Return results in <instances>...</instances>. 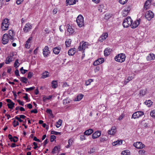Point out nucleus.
Listing matches in <instances>:
<instances>
[{"mask_svg": "<svg viewBox=\"0 0 155 155\" xmlns=\"http://www.w3.org/2000/svg\"><path fill=\"white\" fill-rule=\"evenodd\" d=\"M33 144L34 146V147H33L34 149H36L38 147L37 143L35 142H34L33 143Z\"/></svg>", "mask_w": 155, "mask_h": 155, "instance_id": "obj_60", "label": "nucleus"}, {"mask_svg": "<svg viewBox=\"0 0 155 155\" xmlns=\"http://www.w3.org/2000/svg\"><path fill=\"white\" fill-rule=\"evenodd\" d=\"M101 135V132L100 131H97L94 133L92 135V137L93 139H95L98 138Z\"/></svg>", "mask_w": 155, "mask_h": 155, "instance_id": "obj_13", "label": "nucleus"}, {"mask_svg": "<svg viewBox=\"0 0 155 155\" xmlns=\"http://www.w3.org/2000/svg\"><path fill=\"white\" fill-rule=\"evenodd\" d=\"M144 114L143 112L141 111H137L134 113L132 115L131 118L136 119L142 117Z\"/></svg>", "mask_w": 155, "mask_h": 155, "instance_id": "obj_5", "label": "nucleus"}, {"mask_svg": "<svg viewBox=\"0 0 155 155\" xmlns=\"http://www.w3.org/2000/svg\"><path fill=\"white\" fill-rule=\"evenodd\" d=\"M126 56L124 54H120L117 55L114 58L115 61L122 63L125 61Z\"/></svg>", "mask_w": 155, "mask_h": 155, "instance_id": "obj_1", "label": "nucleus"}, {"mask_svg": "<svg viewBox=\"0 0 155 155\" xmlns=\"http://www.w3.org/2000/svg\"><path fill=\"white\" fill-rule=\"evenodd\" d=\"M23 1V0H17L16 2V3L17 5H18L20 4Z\"/></svg>", "mask_w": 155, "mask_h": 155, "instance_id": "obj_64", "label": "nucleus"}, {"mask_svg": "<svg viewBox=\"0 0 155 155\" xmlns=\"http://www.w3.org/2000/svg\"><path fill=\"white\" fill-rule=\"evenodd\" d=\"M133 78V77L132 76H129L126 80L127 82H129L130 81L132 80Z\"/></svg>", "mask_w": 155, "mask_h": 155, "instance_id": "obj_57", "label": "nucleus"}, {"mask_svg": "<svg viewBox=\"0 0 155 155\" xmlns=\"http://www.w3.org/2000/svg\"><path fill=\"white\" fill-rule=\"evenodd\" d=\"M31 113H34L35 114H36L38 112L37 110L36 109H35L34 110H32L30 111Z\"/></svg>", "mask_w": 155, "mask_h": 155, "instance_id": "obj_61", "label": "nucleus"}, {"mask_svg": "<svg viewBox=\"0 0 155 155\" xmlns=\"http://www.w3.org/2000/svg\"><path fill=\"white\" fill-rule=\"evenodd\" d=\"M93 132V130L92 129H90L84 132V134L86 135H89Z\"/></svg>", "mask_w": 155, "mask_h": 155, "instance_id": "obj_22", "label": "nucleus"}, {"mask_svg": "<svg viewBox=\"0 0 155 155\" xmlns=\"http://www.w3.org/2000/svg\"><path fill=\"white\" fill-rule=\"evenodd\" d=\"M95 150L94 148L91 149L88 152V153L91 154L94 153L95 151Z\"/></svg>", "mask_w": 155, "mask_h": 155, "instance_id": "obj_55", "label": "nucleus"}, {"mask_svg": "<svg viewBox=\"0 0 155 155\" xmlns=\"http://www.w3.org/2000/svg\"><path fill=\"white\" fill-rule=\"evenodd\" d=\"M62 122V120H61L59 119L56 124L55 125L56 127L58 128H59L61 125Z\"/></svg>", "mask_w": 155, "mask_h": 155, "instance_id": "obj_33", "label": "nucleus"}, {"mask_svg": "<svg viewBox=\"0 0 155 155\" xmlns=\"http://www.w3.org/2000/svg\"><path fill=\"white\" fill-rule=\"evenodd\" d=\"M20 80L22 82L26 84L27 82L28 79L25 77H21L20 78Z\"/></svg>", "mask_w": 155, "mask_h": 155, "instance_id": "obj_30", "label": "nucleus"}, {"mask_svg": "<svg viewBox=\"0 0 155 155\" xmlns=\"http://www.w3.org/2000/svg\"><path fill=\"white\" fill-rule=\"evenodd\" d=\"M49 48L47 46H45L43 49V54L44 57H46L49 55L50 52L48 49Z\"/></svg>", "mask_w": 155, "mask_h": 155, "instance_id": "obj_8", "label": "nucleus"}, {"mask_svg": "<svg viewBox=\"0 0 155 155\" xmlns=\"http://www.w3.org/2000/svg\"><path fill=\"white\" fill-rule=\"evenodd\" d=\"M116 127L115 126H113L112 127L111 130H109L108 131V134L110 135H113L116 133Z\"/></svg>", "mask_w": 155, "mask_h": 155, "instance_id": "obj_18", "label": "nucleus"}, {"mask_svg": "<svg viewBox=\"0 0 155 155\" xmlns=\"http://www.w3.org/2000/svg\"><path fill=\"white\" fill-rule=\"evenodd\" d=\"M89 44L87 42L82 41L80 43V45L78 47V50L79 51H84L86 48H88Z\"/></svg>", "mask_w": 155, "mask_h": 155, "instance_id": "obj_3", "label": "nucleus"}, {"mask_svg": "<svg viewBox=\"0 0 155 155\" xmlns=\"http://www.w3.org/2000/svg\"><path fill=\"white\" fill-rule=\"evenodd\" d=\"M155 58V54L150 53L147 56V61H149L154 60Z\"/></svg>", "mask_w": 155, "mask_h": 155, "instance_id": "obj_16", "label": "nucleus"}, {"mask_svg": "<svg viewBox=\"0 0 155 155\" xmlns=\"http://www.w3.org/2000/svg\"><path fill=\"white\" fill-rule=\"evenodd\" d=\"M13 56H8L5 61V63L7 64H8L10 63L13 61Z\"/></svg>", "mask_w": 155, "mask_h": 155, "instance_id": "obj_19", "label": "nucleus"}, {"mask_svg": "<svg viewBox=\"0 0 155 155\" xmlns=\"http://www.w3.org/2000/svg\"><path fill=\"white\" fill-rule=\"evenodd\" d=\"M51 84V87L53 88H56L58 86L57 81H53Z\"/></svg>", "mask_w": 155, "mask_h": 155, "instance_id": "obj_21", "label": "nucleus"}, {"mask_svg": "<svg viewBox=\"0 0 155 155\" xmlns=\"http://www.w3.org/2000/svg\"><path fill=\"white\" fill-rule=\"evenodd\" d=\"M133 145L137 149H142L145 146L144 144L140 142L134 143Z\"/></svg>", "mask_w": 155, "mask_h": 155, "instance_id": "obj_9", "label": "nucleus"}, {"mask_svg": "<svg viewBox=\"0 0 155 155\" xmlns=\"http://www.w3.org/2000/svg\"><path fill=\"white\" fill-rule=\"evenodd\" d=\"M85 135H84H84H80V140H81L82 141V140L85 139L86 138H85Z\"/></svg>", "mask_w": 155, "mask_h": 155, "instance_id": "obj_49", "label": "nucleus"}, {"mask_svg": "<svg viewBox=\"0 0 155 155\" xmlns=\"http://www.w3.org/2000/svg\"><path fill=\"white\" fill-rule=\"evenodd\" d=\"M58 150V147L57 146H55L52 149L51 153L54 154L56 153Z\"/></svg>", "mask_w": 155, "mask_h": 155, "instance_id": "obj_39", "label": "nucleus"}, {"mask_svg": "<svg viewBox=\"0 0 155 155\" xmlns=\"http://www.w3.org/2000/svg\"><path fill=\"white\" fill-rule=\"evenodd\" d=\"M122 155H130V153L128 150L123 151L121 152Z\"/></svg>", "mask_w": 155, "mask_h": 155, "instance_id": "obj_37", "label": "nucleus"}, {"mask_svg": "<svg viewBox=\"0 0 155 155\" xmlns=\"http://www.w3.org/2000/svg\"><path fill=\"white\" fill-rule=\"evenodd\" d=\"M17 102L19 103V104L21 106H24V104L23 103V102L22 101H21L20 100H17Z\"/></svg>", "mask_w": 155, "mask_h": 155, "instance_id": "obj_63", "label": "nucleus"}, {"mask_svg": "<svg viewBox=\"0 0 155 155\" xmlns=\"http://www.w3.org/2000/svg\"><path fill=\"white\" fill-rule=\"evenodd\" d=\"M130 10V8L128 7H127L124 9L122 11V15L124 17H125L127 16Z\"/></svg>", "mask_w": 155, "mask_h": 155, "instance_id": "obj_11", "label": "nucleus"}, {"mask_svg": "<svg viewBox=\"0 0 155 155\" xmlns=\"http://www.w3.org/2000/svg\"><path fill=\"white\" fill-rule=\"evenodd\" d=\"M104 61V58H98L95 61L93 64L94 66H97L99 64H101L103 63Z\"/></svg>", "mask_w": 155, "mask_h": 155, "instance_id": "obj_6", "label": "nucleus"}, {"mask_svg": "<svg viewBox=\"0 0 155 155\" xmlns=\"http://www.w3.org/2000/svg\"><path fill=\"white\" fill-rule=\"evenodd\" d=\"M140 21V19H139L136 21H134V22L131 25V28H135L137 27L139 25Z\"/></svg>", "mask_w": 155, "mask_h": 155, "instance_id": "obj_12", "label": "nucleus"}, {"mask_svg": "<svg viewBox=\"0 0 155 155\" xmlns=\"http://www.w3.org/2000/svg\"><path fill=\"white\" fill-rule=\"evenodd\" d=\"M15 74L17 76H19L20 75L19 73V71L18 70H16L15 72Z\"/></svg>", "mask_w": 155, "mask_h": 155, "instance_id": "obj_59", "label": "nucleus"}, {"mask_svg": "<svg viewBox=\"0 0 155 155\" xmlns=\"http://www.w3.org/2000/svg\"><path fill=\"white\" fill-rule=\"evenodd\" d=\"M151 0H147L145 2L144 6V8L147 9L149 4L150 3Z\"/></svg>", "mask_w": 155, "mask_h": 155, "instance_id": "obj_34", "label": "nucleus"}, {"mask_svg": "<svg viewBox=\"0 0 155 155\" xmlns=\"http://www.w3.org/2000/svg\"><path fill=\"white\" fill-rule=\"evenodd\" d=\"M61 48L59 46L56 47L53 49V52L55 54H58L60 53Z\"/></svg>", "mask_w": 155, "mask_h": 155, "instance_id": "obj_14", "label": "nucleus"}, {"mask_svg": "<svg viewBox=\"0 0 155 155\" xmlns=\"http://www.w3.org/2000/svg\"><path fill=\"white\" fill-rule=\"evenodd\" d=\"M100 69V67L99 66H97L94 69V71L95 72L98 71Z\"/></svg>", "mask_w": 155, "mask_h": 155, "instance_id": "obj_62", "label": "nucleus"}, {"mask_svg": "<svg viewBox=\"0 0 155 155\" xmlns=\"http://www.w3.org/2000/svg\"><path fill=\"white\" fill-rule=\"evenodd\" d=\"M51 134H55L56 135L61 134V132H57L54 130H52L51 131Z\"/></svg>", "mask_w": 155, "mask_h": 155, "instance_id": "obj_43", "label": "nucleus"}, {"mask_svg": "<svg viewBox=\"0 0 155 155\" xmlns=\"http://www.w3.org/2000/svg\"><path fill=\"white\" fill-rule=\"evenodd\" d=\"M8 35L9 36V39H13L14 34L13 31L11 30L9 31Z\"/></svg>", "mask_w": 155, "mask_h": 155, "instance_id": "obj_28", "label": "nucleus"}, {"mask_svg": "<svg viewBox=\"0 0 155 155\" xmlns=\"http://www.w3.org/2000/svg\"><path fill=\"white\" fill-rule=\"evenodd\" d=\"M52 95H50L48 97H47L45 96H44L43 98V101L44 102H45L46 101V100H50V99H51L52 98Z\"/></svg>", "mask_w": 155, "mask_h": 155, "instance_id": "obj_29", "label": "nucleus"}, {"mask_svg": "<svg viewBox=\"0 0 155 155\" xmlns=\"http://www.w3.org/2000/svg\"><path fill=\"white\" fill-rule=\"evenodd\" d=\"M153 16L154 14L151 11H149L146 13L145 17L148 20H150Z\"/></svg>", "mask_w": 155, "mask_h": 155, "instance_id": "obj_7", "label": "nucleus"}, {"mask_svg": "<svg viewBox=\"0 0 155 155\" xmlns=\"http://www.w3.org/2000/svg\"><path fill=\"white\" fill-rule=\"evenodd\" d=\"M107 140V137H101L100 139V141L101 142H104Z\"/></svg>", "mask_w": 155, "mask_h": 155, "instance_id": "obj_42", "label": "nucleus"}, {"mask_svg": "<svg viewBox=\"0 0 155 155\" xmlns=\"http://www.w3.org/2000/svg\"><path fill=\"white\" fill-rule=\"evenodd\" d=\"M76 52V48H73L69 50L68 52V54L70 56H72L74 55Z\"/></svg>", "mask_w": 155, "mask_h": 155, "instance_id": "obj_17", "label": "nucleus"}, {"mask_svg": "<svg viewBox=\"0 0 155 155\" xmlns=\"http://www.w3.org/2000/svg\"><path fill=\"white\" fill-rule=\"evenodd\" d=\"M84 95L81 94H79L75 100L77 101H79L81 100L83 97Z\"/></svg>", "mask_w": 155, "mask_h": 155, "instance_id": "obj_31", "label": "nucleus"}, {"mask_svg": "<svg viewBox=\"0 0 155 155\" xmlns=\"http://www.w3.org/2000/svg\"><path fill=\"white\" fill-rule=\"evenodd\" d=\"M150 116L152 117H155V110H153L151 112Z\"/></svg>", "mask_w": 155, "mask_h": 155, "instance_id": "obj_48", "label": "nucleus"}, {"mask_svg": "<svg viewBox=\"0 0 155 155\" xmlns=\"http://www.w3.org/2000/svg\"><path fill=\"white\" fill-rule=\"evenodd\" d=\"M9 26V23H5L4 22H2L1 27L3 30H7Z\"/></svg>", "mask_w": 155, "mask_h": 155, "instance_id": "obj_15", "label": "nucleus"}, {"mask_svg": "<svg viewBox=\"0 0 155 155\" xmlns=\"http://www.w3.org/2000/svg\"><path fill=\"white\" fill-rule=\"evenodd\" d=\"M6 38L7 39L8 38H9V36L8 34L5 33L3 35L2 39H6Z\"/></svg>", "mask_w": 155, "mask_h": 155, "instance_id": "obj_56", "label": "nucleus"}, {"mask_svg": "<svg viewBox=\"0 0 155 155\" xmlns=\"http://www.w3.org/2000/svg\"><path fill=\"white\" fill-rule=\"evenodd\" d=\"M147 90L145 89L144 90H141L140 91L139 94L140 96H143L146 93Z\"/></svg>", "mask_w": 155, "mask_h": 155, "instance_id": "obj_27", "label": "nucleus"}, {"mask_svg": "<svg viewBox=\"0 0 155 155\" xmlns=\"http://www.w3.org/2000/svg\"><path fill=\"white\" fill-rule=\"evenodd\" d=\"M8 41V39H2V43L4 45L7 44Z\"/></svg>", "mask_w": 155, "mask_h": 155, "instance_id": "obj_50", "label": "nucleus"}, {"mask_svg": "<svg viewBox=\"0 0 155 155\" xmlns=\"http://www.w3.org/2000/svg\"><path fill=\"white\" fill-rule=\"evenodd\" d=\"M46 112L47 113L49 114L51 116H53L52 111L51 110L48 109L46 110Z\"/></svg>", "mask_w": 155, "mask_h": 155, "instance_id": "obj_53", "label": "nucleus"}, {"mask_svg": "<svg viewBox=\"0 0 155 155\" xmlns=\"http://www.w3.org/2000/svg\"><path fill=\"white\" fill-rule=\"evenodd\" d=\"M20 71L21 73L22 74H24L26 72L28 71L27 70L24 69L23 67H21L20 68Z\"/></svg>", "mask_w": 155, "mask_h": 155, "instance_id": "obj_45", "label": "nucleus"}, {"mask_svg": "<svg viewBox=\"0 0 155 155\" xmlns=\"http://www.w3.org/2000/svg\"><path fill=\"white\" fill-rule=\"evenodd\" d=\"M71 39H67L65 42V45L66 47H69L71 43Z\"/></svg>", "mask_w": 155, "mask_h": 155, "instance_id": "obj_32", "label": "nucleus"}, {"mask_svg": "<svg viewBox=\"0 0 155 155\" xmlns=\"http://www.w3.org/2000/svg\"><path fill=\"white\" fill-rule=\"evenodd\" d=\"M111 51V50L110 48H106L104 51V55L106 56L110 54Z\"/></svg>", "mask_w": 155, "mask_h": 155, "instance_id": "obj_23", "label": "nucleus"}, {"mask_svg": "<svg viewBox=\"0 0 155 155\" xmlns=\"http://www.w3.org/2000/svg\"><path fill=\"white\" fill-rule=\"evenodd\" d=\"M73 141L72 139H69L68 141V144L69 145H71V146L72 144V143L73 142Z\"/></svg>", "mask_w": 155, "mask_h": 155, "instance_id": "obj_58", "label": "nucleus"}, {"mask_svg": "<svg viewBox=\"0 0 155 155\" xmlns=\"http://www.w3.org/2000/svg\"><path fill=\"white\" fill-rule=\"evenodd\" d=\"M122 140H118L116 142H114L113 143V145H120L122 143Z\"/></svg>", "mask_w": 155, "mask_h": 155, "instance_id": "obj_35", "label": "nucleus"}, {"mask_svg": "<svg viewBox=\"0 0 155 155\" xmlns=\"http://www.w3.org/2000/svg\"><path fill=\"white\" fill-rule=\"evenodd\" d=\"M132 20L130 17H128L125 19L123 23V25L124 27L127 28L130 26H131Z\"/></svg>", "mask_w": 155, "mask_h": 155, "instance_id": "obj_2", "label": "nucleus"}, {"mask_svg": "<svg viewBox=\"0 0 155 155\" xmlns=\"http://www.w3.org/2000/svg\"><path fill=\"white\" fill-rule=\"evenodd\" d=\"M19 122L18 121H16L14 120L13 122V125L14 127H16V126L19 125Z\"/></svg>", "mask_w": 155, "mask_h": 155, "instance_id": "obj_44", "label": "nucleus"}, {"mask_svg": "<svg viewBox=\"0 0 155 155\" xmlns=\"http://www.w3.org/2000/svg\"><path fill=\"white\" fill-rule=\"evenodd\" d=\"M18 139V138L16 136H14L13 138L12 139L11 141H13V142L15 143L17 141Z\"/></svg>", "mask_w": 155, "mask_h": 155, "instance_id": "obj_52", "label": "nucleus"}, {"mask_svg": "<svg viewBox=\"0 0 155 155\" xmlns=\"http://www.w3.org/2000/svg\"><path fill=\"white\" fill-rule=\"evenodd\" d=\"M33 74L32 72H29L28 75V78L29 79L31 78L33 76Z\"/></svg>", "mask_w": 155, "mask_h": 155, "instance_id": "obj_54", "label": "nucleus"}, {"mask_svg": "<svg viewBox=\"0 0 155 155\" xmlns=\"http://www.w3.org/2000/svg\"><path fill=\"white\" fill-rule=\"evenodd\" d=\"M15 104L13 102H12L10 104H7V106L9 108L12 109L13 107H14Z\"/></svg>", "mask_w": 155, "mask_h": 155, "instance_id": "obj_38", "label": "nucleus"}, {"mask_svg": "<svg viewBox=\"0 0 155 155\" xmlns=\"http://www.w3.org/2000/svg\"><path fill=\"white\" fill-rule=\"evenodd\" d=\"M31 39H28L26 42L25 44V47L27 48H29L30 47V45Z\"/></svg>", "mask_w": 155, "mask_h": 155, "instance_id": "obj_26", "label": "nucleus"}, {"mask_svg": "<svg viewBox=\"0 0 155 155\" xmlns=\"http://www.w3.org/2000/svg\"><path fill=\"white\" fill-rule=\"evenodd\" d=\"M32 25L29 23L26 24L24 28H23V30L25 32H27L31 29Z\"/></svg>", "mask_w": 155, "mask_h": 155, "instance_id": "obj_10", "label": "nucleus"}, {"mask_svg": "<svg viewBox=\"0 0 155 155\" xmlns=\"http://www.w3.org/2000/svg\"><path fill=\"white\" fill-rule=\"evenodd\" d=\"M108 34L107 33H104L100 37L101 39H106L108 37Z\"/></svg>", "mask_w": 155, "mask_h": 155, "instance_id": "obj_36", "label": "nucleus"}, {"mask_svg": "<svg viewBox=\"0 0 155 155\" xmlns=\"http://www.w3.org/2000/svg\"><path fill=\"white\" fill-rule=\"evenodd\" d=\"M56 138V137L54 135H51L50 137V141L51 142H53Z\"/></svg>", "mask_w": 155, "mask_h": 155, "instance_id": "obj_46", "label": "nucleus"}, {"mask_svg": "<svg viewBox=\"0 0 155 155\" xmlns=\"http://www.w3.org/2000/svg\"><path fill=\"white\" fill-rule=\"evenodd\" d=\"M66 2L67 4L70 5L75 4L76 2L75 0H66Z\"/></svg>", "mask_w": 155, "mask_h": 155, "instance_id": "obj_24", "label": "nucleus"}, {"mask_svg": "<svg viewBox=\"0 0 155 155\" xmlns=\"http://www.w3.org/2000/svg\"><path fill=\"white\" fill-rule=\"evenodd\" d=\"M67 27H68L67 29L68 31L69 32L70 34H72L74 32V29L72 28L71 26H70L69 25H67Z\"/></svg>", "mask_w": 155, "mask_h": 155, "instance_id": "obj_25", "label": "nucleus"}, {"mask_svg": "<svg viewBox=\"0 0 155 155\" xmlns=\"http://www.w3.org/2000/svg\"><path fill=\"white\" fill-rule=\"evenodd\" d=\"M76 22L80 27H81L84 25V18L81 15H79L77 18Z\"/></svg>", "mask_w": 155, "mask_h": 155, "instance_id": "obj_4", "label": "nucleus"}, {"mask_svg": "<svg viewBox=\"0 0 155 155\" xmlns=\"http://www.w3.org/2000/svg\"><path fill=\"white\" fill-rule=\"evenodd\" d=\"M41 78L44 79L49 77V72L48 71H45L43 72L42 74Z\"/></svg>", "mask_w": 155, "mask_h": 155, "instance_id": "obj_20", "label": "nucleus"}, {"mask_svg": "<svg viewBox=\"0 0 155 155\" xmlns=\"http://www.w3.org/2000/svg\"><path fill=\"white\" fill-rule=\"evenodd\" d=\"M35 88V87H32L29 88H25L26 91L28 92L29 91H32Z\"/></svg>", "mask_w": 155, "mask_h": 155, "instance_id": "obj_47", "label": "nucleus"}, {"mask_svg": "<svg viewBox=\"0 0 155 155\" xmlns=\"http://www.w3.org/2000/svg\"><path fill=\"white\" fill-rule=\"evenodd\" d=\"M19 64L18 62V59H16L15 61V62L14 64V67L17 68L19 66Z\"/></svg>", "mask_w": 155, "mask_h": 155, "instance_id": "obj_41", "label": "nucleus"}, {"mask_svg": "<svg viewBox=\"0 0 155 155\" xmlns=\"http://www.w3.org/2000/svg\"><path fill=\"white\" fill-rule=\"evenodd\" d=\"M128 0H119V2L122 4H124L126 3Z\"/></svg>", "mask_w": 155, "mask_h": 155, "instance_id": "obj_51", "label": "nucleus"}, {"mask_svg": "<svg viewBox=\"0 0 155 155\" xmlns=\"http://www.w3.org/2000/svg\"><path fill=\"white\" fill-rule=\"evenodd\" d=\"M145 104L148 107H150L152 104V101L150 100H149L144 102Z\"/></svg>", "mask_w": 155, "mask_h": 155, "instance_id": "obj_40", "label": "nucleus"}]
</instances>
